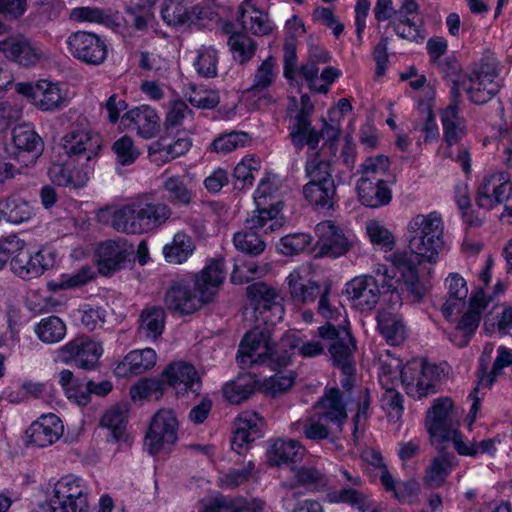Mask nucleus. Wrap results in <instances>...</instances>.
Wrapping results in <instances>:
<instances>
[{
	"instance_id": "1",
	"label": "nucleus",
	"mask_w": 512,
	"mask_h": 512,
	"mask_svg": "<svg viewBox=\"0 0 512 512\" xmlns=\"http://www.w3.org/2000/svg\"><path fill=\"white\" fill-rule=\"evenodd\" d=\"M247 292L255 301L256 321L259 324L245 334L239 345L237 363L241 368L267 359L271 350L272 328L285 314L278 293L267 284L254 283L248 286Z\"/></svg>"
},
{
	"instance_id": "2",
	"label": "nucleus",
	"mask_w": 512,
	"mask_h": 512,
	"mask_svg": "<svg viewBox=\"0 0 512 512\" xmlns=\"http://www.w3.org/2000/svg\"><path fill=\"white\" fill-rule=\"evenodd\" d=\"M224 278L223 261L212 260L193 282L173 281L166 291L165 304L169 310L183 315L194 313L212 299Z\"/></svg>"
},
{
	"instance_id": "3",
	"label": "nucleus",
	"mask_w": 512,
	"mask_h": 512,
	"mask_svg": "<svg viewBox=\"0 0 512 512\" xmlns=\"http://www.w3.org/2000/svg\"><path fill=\"white\" fill-rule=\"evenodd\" d=\"M171 216V209L164 203L152 202L147 197H138L117 207L101 209L99 217L109 221L120 233L142 234L155 230Z\"/></svg>"
},
{
	"instance_id": "4",
	"label": "nucleus",
	"mask_w": 512,
	"mask_h": 512,
	"mask_svg": "<svg viewBox=\"0 0 512 512\" xmlns=\"http://www.w3.org/2000/svg\"><path fill=\"white\" fill-rule=\"evenodd\" d=\"M444 229V221L438 212L415 215L406 227L409 255L414 254L419 262L435 263L446 247Z\"/></svg>"
},
{
	"instance_id": "5",
	"label": "nucleus",
	"mask_w": 512,
	"mask_h": 512,
	"mask_svg": "<svg viewBox=\"0 0 512 512\" xmlns=\"http://www.w3.org/2000/svg\"><path fill=\"white\" fill-rule=\"evenodd\" d=\"M371 275L357 276L346 284L345 293L362 311L372 310L379 300L380 286L384 292L396 289V273L384 264H377Z\"/></svg>"
},
{
	"instance_id": "6",
	"label": "nucleus",
	"mask_w": 512,
	"mask_h": 512,
	"mask_svg": "<svg viewBox=\"0 0 512 512\" xmlns=\"http://www.w3.org/2000/svg\"><path fill=\"white\" fill-rule=\"evenodd\" d=\"M459 90L455 80L451 88V102L440 110V120L443 127V138L450 150L448 156L460 163L465 173L471 170V159L466 147H459L457 151L452 146L457 145L467 134V124L459 110Z\"/></svg>"
},
{
	"instance_id": "7",
	"label": "nucleus",
	"mask_w": 512,
	"mask_h": 512,
	"mask_svg": "<svg viewBox=\"0 0 512 512\" xmlns=\"http://www.w3.org/2000/svg\"><path fill=\"white\" fill-rule=\"evenodd\" d=\"M278 189V180L275 176L261 179L254 192L256 210L247 218L248 228H263L266 232H273L282 227L283 219L279 216L282 203L276 197Z\"/></svg>"
},
{
	"instance_id": "8",
	"label": "nucleus",
	"mask_w": 512,
	"mask_h": 512,
	"mask_svg": "<svg viewBox=\"0 0 512 512\" xmlns=\"http://www.w3.org/2000/svg\"><path fill=\"white\" fill-rule=\"evenodd\" d=\"M51 512H91L87 494L77 482H55L48 494ZM97 512H125L115 507L112 498L100 497Z\"/></svg>"
},
{
	"instance_id": "9",
	"label": "nucleus",
	"mask_w": 512,
	"mask_h": 512,
	"mask_svg": "<svg viewBox=\"0 0 512 512\" xmlns=\"http://www.w3.org/2000/svg\"><path fill=\"white\" fill-rule=\"evenodd\" d=\"M476 204L486 210L504 204L500 220L512 222V184L504 172H493L485 175L479 183Z\"/></svg>"
},
{
	"instance_id": "10",
	"label": "nucleus",
	"mask_w": 512,
	"mask_h": 512,
	"mask_svg": "<svg viewBox=\"0 0 512 512\" xmlns=\"http://www.w3.org/2000/svg\"><path fill=\"white\" fill-rule=\"evenodd\" d=\"M401 383L406 394L414 399H422L436 393L438 368L424 359L416 358L400 369Z\"/></svg>"
},
{
	"instance_id": "11",
	"label": "nucleus",
	"mask_w": 512,
	"mask_h": 512,
	"mask_svg": "<svg viewBox=\"0 0 512 512\" xmlns=\"http://www.w3.org/2000/svg\"><path fill=\"white\" fill-rule=\"evenodd\" d=\"M458 412L449 398H439L427 412L426 426L430 436L437 442H452L454 445L461 433L458 431Z\"/></svg>"
},
{
	"instance_id": "12",
	"label": "nucleus",
	"mask_w": 512,
	"mask_h": 512,
	"mask_svg": "<svg viewBox=\"0 0 512 512\" xmlns=\"http://www.w3.org/2000/svg\"><path fill=\"white\" fill-rule=\"evenodd\" d=\"M177 427L174 412L160 409L151 419L144 439V450L150 455L170 450L177 441Z\"/></svg>"
},
{
	"instance_id": "13",
	"label": "nucleus",
	"mask_w": 512,
	"mask_h": 512,
	"mask_svg": "<svg viewBox=\"0 0 512 512\" xmlns=\"http://www.w3.org/2000/svg\"><path fill=\"white\" fill-rule=\"evenodd\" d=\"M325 346L316 340L304 342L296 334H286L277 348L273 346V340L271 339V350L268 351V356L265 361L253 362V364H269V366L275 370L280 367L288 365L291 355L297 352L303 357H316L323 354Z\"/></svg>"
},
{
	"instance_id": "14",
	"label": "nucleus",
	"mask_w": 512,
	"mask_h": 512,
	"mask_svg": "<svg viewBox=\"0 0 512 512\" xmlns=\"http://www.w3.org/2000/svg\"><path fill=\"white\" fill-rule=\"evenodd\" d=\"M318 334L324 341L328 342L327 347L331 359L342 372L349 373L356 370L354 362L356 344L347 329L336 328L334 325L327 323L318 328Z\"/></svg>"
},
{
	"instance_id": "15",
	"label": "nucleus",
	"mask_w": 512,
	"mask_h": 512,
	"mask_svg": "<svg viewBox=\"0 0 512 512\" xmlns=\"http://www.w3.org/2000/svg\"><path fill=\"white\" fill-rule=\"evenodd\" d=\"M15 90L28 98L37 109L44 112L57 111L67 105L66 93L59 83L45 79L35 83L21 82L15 84Z\"/></svg>"
},
{
	"instance_id": "16",
	"label": "nucleus",
	"mask_w": 512,
	"mask_h": 512,
	"mask_svg": "<svg viewBox=\"0 0 512 512\" xmlns=\"http://www.w3.org/2000/svg\"><path fill=\"white\" fill-rule=\"evenodd\" d=\"M498 76L497 63L493 59L482 60L469 76L466 92L475 104H485L490 101L500 89L496 80Z\"/></svg>"
},
{
	"instance_id": "17",
	"label": "nucleus",
	"mask_w": 512,
	"mask_h": 512,
	"mask_svg": "<svg viewBox=\"0 0 512 512\" xmlns=\"http://www.w3.org/2000/svg\"><path fill=\"white\" fill-rule=\"evenodd\" d=\"M102 354V344L87 336L76 337L58 349V359L61 362L74 363L84 370L94 369Z\"/></svg>"
},
{
	"instance_id": "18",
	"label": "nucleus",
	"mask_w": 512,
	"mask_h": 512,
	"mask_svg": "<svg viewBox=\"0 0 512 512\" xmlns=\"http://www.w3.org/2000/svg\"><path fill=\"white\" fill-rule=\"evenodd\" d=\"M62 146L70 159L89 165L102 148V138L86 127H75L62 138Z\"/></svg>"
},
{
	"instance_id": "19",
	"label": "nucleus",
	"mask_w": 512,
	"mask_h": 512,
	"mask_svg": "<svg viewBox=\"0 0 512 512\" xmlns=\"http://www.w3.org/2000/svg\"><path fill=\"white\" fill-rule=\"evenodd\" d=\"M66 44L69 53L86 64L100 65L107 58V45L95 33L85 31L74 32L68 36Z\"/></svg>"
},
{
	"instance_id": "20",
	"label": "nucleus",
	"mask_w": 512,
	"mask_h": 512,
	"mask_svg": "<svg viewBox=\"0 0 512 512\" xmlns=\"http://www.w3.org/2000/svg\"><path fill=\"white\" fill-rule=\"evenodd\" d=\"M314 106L309 96H301V108L290 120L289 135L292 143L297 149H302L305 145L310 150H315L321 139V133L311 126V114Z\"/></svg>"
},
{
	"instance_id": "21",
	"label": "nucleus",
	"mask_w": 512,
	"mask_h": 512,
	"mask_svg": "<svg viewBox=\"0 0 512 512\" xmlns=\"http://www.w3.org/2000/svg\"><path fill=\"white\" fill-rule=\"evenodd\" d=\"M133 253V246L124 238L102 242L96 251L99 273L104 276L112 275L130 261Z\"/></svg>"
},
{
	"instance_id": "22",
	"label": "nucleus",
	"mask_w": 512,
	"mask_h": 512,
	"mask_svg": "<svg viewBox=\"0 0 512 512\" xmlns=\"http://www.w3.org/2000/svg\"><path fill=\"white\" fill-rule=\"evenodd\" d=\"M354 373L355 370L351 372H343V378L340 381L341 387L343 391L342 394L345 395V398L351 401V403H355L357 406L356 414L353 416V437L355 440L359 438V433L363 431L365 422L369 417V410L371 405V394L368 388L354 386Z\"/></svg>"
},
{
	"instance_id": "23",
	"label": "nucleus",
	"mask_w": 512,
	"mask_h": 512,
	"mask_svg": "<svg viewBox=\"0 0 512 512\" xmlns=\"http://www.w3.org/2000/svg\"><path fill=\"white\" fill-rule=\"evenodd\" d=\"M121 127L136 131L143 139H151L159 133L161 119L154 108L141 105L122 115Z\"/></svg>"
},
{
	"instance_id": "24",
	"label": "nucleus",
	"mask_w": 512,
	"mask_h": 512,
	"mask_svg": "<svg viewBox=\"0 0 512 512\" xmlns=\"http://www.w3.org/2000/svg\"><path fill=\"white\" fill-rule=\"evenodd\" d=\"M315 233L318 238V253L322 256L337 258L346 254L351 247L350 240L331 220L318 223Z\"/></svg>"
},
{
	"instance_id": "25",
	"label": "nucleus",
	"mask_w": 512,
	"mask_h": 512,
	"mask_svg": "<svg viewBox=\"0 0 512 512\" xmlns=\"http://www.w3.org/2000/svg\"><path fill=\"white\" fill-rule=\"evenodd\" d=\"M386 259L392 264V269L395 272H400L413 301L418 302L422 300L427 293L429 286L426 282L421 281L418 278L416 262L413 261L409 252L396 251L387 256Z\"/></svg>"
},
{
	"instance_id": "26",
	"label": "nucleus",
	"mask_w": 512,
	"mask_h": 512,
	"mask_svg": "<svg viewBox=\"0 0 512 512\" xmlns=\"http://www.w3.org/2000/svg\"><path fill=\"white\" fill-rule=\"evenodd\" d=\"M232 449L241 454L249 444L263 436L264 419L254 411H243L235 420Z\"/></svg>"
},
{
	"instance_id": "27",
	"label": "nucleus",
	"mask_w": 512,
	"mask_h": 512,
	"mask_svg": "<svg viewBox=\"0 0 512 512\" xmlns=\"http://www.w3.org/2000/svg\"><path fill=\"white\" fill-rule=\"evenodd\" d=\"M267 0H244L239 7V21L246 32L254 35H268L273 30V23L265 11Z\"/></svg>"
},
{
	"instance_id": "28",
	"label": "nucleus",
	"mask_w": 512,
	"mask_h": 512,
	"mask_svg": "<svg viewBox=\"0 0 512 512\" xmlns=\"http://www.w3.org/2000/svg\"><path fill=\"white\" fill-rule=\"evenodd\" d=\"M10 259L13 273L22 279L37 278L51 265L45 257L44 250L28 251L24 240L21 249L15 252Z\"/></svg>"
},
{
	"instance_id": "29",
	"label": "nucleus",
	"mask_w": 512,
	"mask_h": 512,
	"mask_svg": "<svg viewBox=\"0 0 512 512\" xmlns=\"http://www.w3.org/2000/svg\"><path fill=\"white\" fill-rule=\"evenodd\" d=\"M351 403L338 388L326 389L317 401V412L333 424V429L342 431L347 421V405Z\"/></svg>"
},
{
	"instance_id": "30",
	"label": "nucleus",
	"mask_w": 512,
	"mask_h": 512,
	"mask_svg": "<svg viewBox=\"0 0 512 512\" xmlns=\"http://www.w3.org/2000/svg\"><path fill=\"white\" fill-rule=\"evenodd\" d=\"M163 377L177 394L197 393L201 388L200 377L194 366L189 363L170 364L164 370Z\"/></svg>"
},
{
	"instance_id": "31",
	"label": "nucleus",
	"mask_w": 512,
	"mask_h": 512,
	"mask_svg": "<svg viewBox=\"0 0 512 512\" xmlns=\"http://www.w3.org/2000/svg\"><path fill=\"white\" fill-rule=\"evenodd\" d=\"M92 167L83 164L82 168H77L75 161L68 159L64 163H54L48 170V176L52 183L68 188H81L89 180V174Z\"/></svg>"
},
{
	"instance_id": "32",
	"label": "nucleus",
	"mask_w": 512,
	"mask_h": 512,
	"mask_svg": "<svg viewBox=\"0 0 512 512\" xmlns=\"http://www.w3.org/2000/svg\"><path fill=\"white\" fill-rule=\"evenodd\" d=\"M63 424L55 414L42 415L26 430L29 442L38 447L55 443L63 434Z\"/></svg>"
},
{
	"instance_id": "33",
	"label": "nucleus",
	"mask_w": 512,
	"mask_h": 512,
	"mask_svg": "<svg viewBox=\"0 0 512 512\" xmlns=\"http://www.w3.org/2000/svg\"><path fill=\"white\" fill-rule=\"evenodd\" d=\"M0 51L24 66L35 65L43 57L40 47L24 36H12L0 41Z\"/></svg>"
},
{
	"instance_id": "34",
	"label": "nucleus",
	"mask_w": 512,
	"mask_h": 512,
	"mask_svg": "<svg viewBox=\"0 0 512 512\" xmlns=\"http://www.w3.org/2000/svg\"><path fill=\"white\" fill-rule=\"evenodd\" d=\"M448 293L441 312L446 319L461 313L466 305L468 288L465 279L458 273H450L445 281Z\"/></svg>"
},
{
	"instance_id": "35",
	"label": "nucleus",
	"mask_w": 512,
	"mask_h": 512,
	"mask_svg": "<svg viewBox=\"0 0 512 512\" xmlns=\"http://www.w3.org/2000/svg\"><path fill=\"white\" fill-rule=\"evenodd\" d=\"M261 389V380L252 373H241L223 386V396L231 404H240Z\"/></svg>"
},
{
	"instance_id": "36",
	"label": "nucleus",
	"mask_w": 512,
	"mask_h": 512,
	"mask_svg": "<svg viewBox=\"0 0 512 512\" xmlns=\"http://www.w3.org/2000/svg\"><path fill=\"white\" fill-rule=\"evenodd\" d=\"M333 424L328 423L318 412L304 417L292 424V429L296 433L304 435L307 439L320 441L329 438L330 436H337L342 431L333 429Z\"/></svg>"
},
{
	"instance_id": "37",
	"label": "nucleus",
	"mask_w": 512,
	"mask_h": 512,
	"mask_svg": "<svg viewBox=\"0 0 512 512\" xmlns=\"http://www.w3.org/2000/svg\"><path fill=\"white\" fill-rule=\"evenodd\" d=\"M156 358V352L152 348L133 350L118 363L114 370L115 374L118 377L142 374L154 367Z\"/></svg>"
},
{
	"instance_id": "38",
	"label": "nucleus",
	"mask_w": 512,
	"mask_h": 512,
	"mask_svg": "<svg viewBox=\"0 0 512 512\" xmlns=\"http://www.w3.org/2000/svg\"><path fill=\"white\" fill-rule=\"evenodd\" d=\"M201 12L198 6L188 7L180 0H165L161 8L164 22L174 27L194 24L200 19Z\"/></svg>"
},
{
	"instance_id": "39",
	"label": "nucleus",
	"mask_w": 512,
	"mask_h": 512,
	"mask_svg": "<svg viewBox=\"0 0 512 512\" xmlns=\"http://www.w3.org/2000/svg\"><path fill=\"white\" fill-rule=\"evenodd\" d=\"M291 298L300 304L313 302L323 291L321 286L302 274L301 270L292 271L286 278Z\"/></svg>"
},
{
	"instance_id": "40",
	"label": "nucleus",
	"mask_w": 512,
	"mask_h": 512,
	"mask_svg": "<svg viewBox=\"0 0 512 512\" xmlns=\"http://www.w3.org/2000/svg\"><path fill=\"white\" fill-rule=\"evenodd\" d=\"M392 365L382 363L379 380L385 391L381 396V408L387 413L388 417L394 421L400 420L402 417L404 406L403 396L394 388L388 385L390 375L393 373L391 370Z\"/></svg>"
},
{
	"instance_id": "41",
	"label": "nucleus",
	"mask_w": 512,
	"mask_h": 512,
	"mask_svg": "<svg viewBox=\"0 0 512 512\" xmlns=\"http://www.w3.org/2000/svg\"><path fill=\"white\" fill-rule=\"evenodd\" d=\"M356 190L360 202L370 208L388 205L392 199V192L386 182L378 183L369 179H359Z\"/></svg>"
},
{
	"instance_id": "42",
	"label": "nucleus",
	"mask_w": 512,
	"mask_h": 512,
	"mask_svg": "<svg viewBox=\"0 0 512 512\" xmlns=\"http://www.w3.org/2000/svg\"><path fill=\"white\" fill-rule=\"evenodd\" d=\"M195 248L191 236L179 231L174 234L169 243L163 246L162 253L168 263L183 264L193 255Z\"/></svg>"
},
{
	"instance_id": "43",
	"label": "nucleus",
	"mask_w": 512,
	"mask_h": 512,
	"mask_svg": "<svg viewBox=\"0 0 512 512\" xmlns=\"http://www.w3.org/2000/svg\"><path fill=\"white\" fill-rule=\"evenodd\" d=\"M304 448L297 440L276 439L267 450V461L271 466L295 462L303 454Z\"/></svg>"
},
{
	"instance_id": "44",
	"label": "nucleus",
	"mask_w": 512,
	"mask_h": 512,
	"mask_svg": "<svg viewBox=\"0 0 512 512\" xmlns=\"http://www.w3.org/2000/svg\"><path fill=\"white\" fill-rule=\"evenodd\" d=\"M336 186L334 181L323 183L308 182L303 187L305 199L316 209L329 210L334 206Z\"/></svg>"
},
{
	"instance_id": "45",
	"label": "nucleus",
	"mask_w": 512,
	"mask_h": 512,
	"mask_svg": "<svg viewBox=\"0 0 512 512\" xmlns=\"http://www.w3.org/2000/svg\"><path fill=\"white\" fill-rule=\"evenodd\" d=\"M377 323L381 335L388 344L397 346L406 339V327L398 314L382 311L377 316Z\"/></svg>"
},
{
	"instance_id": "46",
	"label": "nucleus",
	"mask_w": 512,
	"mask_h": 512,
	"mask_svg": "<svg viewBox=\"0 0 512 512\" xmlns=\"http://www.w3.org/2000/svg\"><path fill=\"white\" fill-rule=\"evenodd\" d=\"M0 211L3 219L12 224L27 222L34 215V210L30 203L18 196L0 198Z\"/></svg>"
},
{
	"instance_id": "47",
	"label": "nucleus",
	"mask_w": 512,
	"mask_h": 512,
	"mask_svg": "<svg viewBox=\"0 0 512 512\" xmlns=\"http://www.w3.org/2000/svg\"><path fill=\"white\" fill-rule=\"evenodd\" d=\"M12 142L17 150L30 153L33 159L43 151L42 138L28 124H22L13 129Z\"/></svg>"
},
{
	"instance_id": "48",
	"label": "nucleus",
	"mask_w": 512,
	"mask_h": 512,
	"mask_svg": "<svg viewBox=\"0 0 512 512\" xmlns=\"http://www.w3.org/2000/svg\"><path fill=\"white\" fill-rule=\"evenodd\" d=\"M165 327V312L161 307H146L139 320V334L141 337L156 340Z\"/></svg>"
},
{
	"instance_id": "49",
	"label": "nucleus",
	"mask_w": 512,
	"mask_h": 512,
	"mask_svg": "<svg viewBox=\"0 0 512 512\" xmlns=\"http://www.w3.org/2000/svg\"><path fill=\"white\" fill-rule=\"evenodd\" d=\"M161 191L163 197L173 205L187 206L192 201V191L179 175L166 177L162 182Z\"/></svg>"
},
{
	"instance_id": "50",
	"label": "nucleus",
	"mask_w": 512,
	"mask_h": 512,
	"mask_svg": "<svg viewBox=\"0 0 512 512\" xmlns=\"http://www.w3.org/2000/svg\"><path fill=\"white\" fill-rule=\"evenodd\" d=\"M260 230L267 233L263 228H248L246 221L245 228L234 234L233 243L235 248L250 256H258L262 254L266 248V243L261 239V236L257 232Z\"/></svg>"
},
{
	"instance_id": "51",
	"label": "nucleus",
	"mask_w": 512,
	"mask_h": 512,
	"mask_svg": "<svg viewBox=\"0 0 512 512\" xmlns=\"http://www.w3.org/2000/svg\"><path fill=\"white\" fill-rule=\"evenodd\" d=\"M262 502L257 499L231 500L225 497L211 501L201 512H261Z\"/></svg>"
},
{
	"instance_id": "52",
	"label": "nucleus",
	"mask_w": 512,
	"mask_h": 512,
	"mask_svg": "<svg viewBox=\"0 0 512 512\" xmlns=\"http://www.w3.org/2000/svg\"><path fill=\"white\" fill-rule=\"evenodd\" d=\"M35 333L43 343L55 344L64 339L66 324L58 316H48L38 322Z\"/></svg>"
},
{
	"instance_id": "53",
	"label": "nucleus",
	"mask_w": 512,
	"mask_h": 512,
	"mask_svg": "<svg viewBox=\"0 0 512 512\" xmlns=\"http://www.w3.org/2000/svg\"><path fill=\"white\" fill-rule=\"evenodd\" d=\"M58 382L65 395L69 400L74 401L78 405L88 404L87 389L84 387L85 384L77 379L73 372L68 369H63L58 373Z\"/></svg>"
},
{
	"instance_id": "54",
	"label": "nucleus",
	"mask_w": 512,
	"mask_h": 512,
	"mask_svg": "<svg viewBox=\"0 0 512 512\" xmlns=\"http://www.w3.org/2000/svg\"><path fill=\"white\" fill-rule=\"evenodd\" d=\"M233 59L240 64L250 61L255 55L257 43L243 33H234L228 39Z\"/></svg>"
},
{
	"instance_id": "55",
	"label": "nucleus",
	"mask_w": 512,
	"mask_h": 512,
	"mask_svg": "<svg viewBox=\"0 0 512 512\" xmlns=\"http://www.w3.org/2000/svg\"><path fill=\"white\" fill-rule=\"evenodd\" d=\"M480 319L481 313L468 309L457 324L456 331L451 336V341L460 347L467 345L471 336L478 328Z\"/></svg>"
},
{
	"instance_id": "56",
	"label": "nucleus",
	"mask_w": 512,
	"mask_h": 512,
	"mask_svg": "<svg viewBox=\"0 0 512 512\" xmlns=\"http://www.w3.org/2000/svg\"><path fill=\"white\" fill-rule=\"evenodd\" d=\"M389 167L390 161L385 155L368 157L360 166L362 174L360 179L387 183L388 181L385 180V177L388 174Z\"/></svg>"
},
{
	"instance_id": "57",
	"label": "nucleus",
	"mask_w": 512,
	"mask_h": 512,
	"mask_svg": "<svg viewBox=\"0 0 512 512\" xmlns=\"http://www.w3.org/2000/svg\"><path fill=\"white\" fill-rule=\"evenodd\" d=\"M218 52L211 46H202L197 51L193 61L196 72L204 78H213L217 75Z\"/></svg>"
},
{
	"instance_id": "58",
	"label": "nucleus",
	"mask_w": 512,
	"mask_h": 512,
	"mask_svg": "<svg viewBox=\"0 0 512 512\" xmlns=\"http://www.w3.org/2000/svg\"><path fill=\"white\" fill-rule=\"evenodd\" d=\"M260 169V160L252 155H247L234 168L235 187L244 189L251 187L254 181V173Z\"/></svg>"
},
{
	"instance_id": "59",
	"label": "nucleus",
	"mask_w": 512,
	"mask_h": 512,
	"mask_svg": "<svg viewBox=\"0 0 512 512\" xmlns=\"http://www.w3.org/2000/svg\"><path fill=\"white\" fill-rule=\"evenodd\" d=\"M268 271V264H259L255 261L235 264L231 274V281L235 284L248 283L252 280L264 277Z\"/></svg>"
},
{
	"instance_id": "60",
	"label": "nucleus",
	"mask_w": 512,
	"mask_h": 512,
	"mask_svg": "<svg viewBox=\"0 0 512 512\" xmlns=\"http://www.w3.org/2000/svg\"><path fill=\"white\" fill-rule=\"evenodd\" d=\"M276 76V62L273 57H268L256 69L253 84L247 92H263L267 90L274 83Z\"/></svg>"
},
{
	"instance_id": "61",
	"label": "nucleus",
	"mask_w": 512,
	"mask_h": 512,
	"mask_svg": "<svg viewBox=\"0 0 512 512\" xmlns=\"http://www.w3.org/2000/svg\"><path fill=\"white\" fill-rule=\"evenodd\" d=\"M366 233L371 243L383 251H391L395 245L393 233L378 220L366 223Z\"/></svg>"
},
{
	"instance_id": "62",
	"label": "nucleus",
	"mask_w": 512,
	"mask_h": 512,
	"mask_svg": "<svg viewBox=\"0 0 512 512\" xmlns=\"http://www.w3.org/2000/svg\"><path fill=\"white\" fill-rule=\"evenodd\" d=\"M250 141V137L245 132L232 131L221 134L213 140L210 150L218 154H228L238 148L244 147Z\"/></svg>"
},
{
	"instance_id": "63",
	"label": "nucleus",
	"mask_w": 512,
	"mask_h": 512,
	"mask_svg": "<svg viewBox=\"0 0 512 512\" xmlns=\"http://www.w3.org/2000/svg\"><path fill=\"white\" fill-rule=\"evenodd\" d=\"M326 498L330 503H347L362 512L370 507L369 499L354 488L330 491L327 493Z\"/></svg>"
},
{
	"instance_id": "64",
	"label": "nucleus",
	"mask_w": 512,
	"mask_h": 512,
	"mask_svg": "<svg viewBox=\"0 0 512 512\" xmlns=\"http://www.w3.org/2000/svg\"><path fill=\"white\" fill-rule=\"evenodd\" d=\"M305 173L310 179L309 182L323 183L328 180L334 181L330 162L322 159L318 153L308 158Z\"/></svg>"
}]
</instances>
